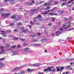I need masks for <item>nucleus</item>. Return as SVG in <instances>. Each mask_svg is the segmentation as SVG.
<instances>
[{
  "instance_id": "26",
  "label": "nucleus",
  "mask_w": 74,
  "mask_h": 74,
  "mask_svg": "<svg viewBox=\"0 0 74 74\" xmlns=\"http://www.w3.org/2000/svg\"><path fill=\"white\" fill-rule=\"evenodd\" d=\"M35 24L36 26H38V25H40V23H36Z\"/></svg>"
},
{
  "instance_id": "3",
  "label": "nucleus",
  "mask_w": 74,
  "mask_h": 74,
  "mask_svg": "<svg viewBox=\"0 0 74 74\" xmlns=\"http://www.w3.org/2000/svg\"><path fill=\"white\" fill-rule=\"evenodd\" d=\"M5 58L4 57L2 58H0V61H2V60H4L5 59ZM5 64H4L3 63L0 62V68H1V67H4V66H5Z\"/></svg>"
},
{
  "instance_id": "61",
  "label": "nucleus",
  "mask_w": 74,
  "mask_h": 74,
  "mask_svg": "<svg viewBox=\"0 0 74 74\" xmlns=\"http://www.w3.org/2000/svg\"><path fill=\"white\" fill-rule=\"evenodd\" d=\"M70 67H71L70 66H68V67H67L68 69H69V68H70Z\"/></svg>"
},
{
  "instance_id": "23",
  "label": "nucleus",
  "mask_w": 74,
  "mask_h": 74,
  "mask_svg": "<svg viewBox=\"0 0 74 74\" xmlns=\"http://www.w3.org/2000/svg\"><path fill=\"white\" fill-rule=\"evenodd\" d=\"M0 48H1V51H4V47L2 46L0 47Z\"/></svg>"
},
{
  "instance_id": "2",
  "label": "nucleus",
  "mask_w": 74,
  "mask_h": 74,
  "mask_svg": "<svg viewBox=\"0 0 74 74\" xmlns=\"http://www.w3.org/2000/svg\"><path fill=\"white\" fill-rule=\"evenodd\" d=\"M1 32H2L1 34H2L3 36V37H5L6 36H7V35H6V34H5V33H10L11 32V31L10 29H9L6 32L3 31H1Z\"/></svg>"
},
{
  "instance_id": "47",
  "label": "nucleus",
  "mask_w": 74,
  "mask_h": 74,
  "mask_svg": "<svg viewBox=\"0 0 74 74\" xmlns=\"http://www.w3.org/2000/svg\"><path fill=\"white\" fill-rule=\"evenodd\" d=\"M68 24H69V25H71V21H68Z\"/></svg>"
},
{
  "instance_id": "56",
  "label": "nucleus",
  "mask_w": 74,
  "mask_h": 74,
  "mask_svg": "<svg viewBox=\"0 0 74 74\" xmlns=\"http://www.w3.org/2000/svg\"><path fill=\"white\" fill-rule=\"evenodd\" d=\"M29 48H26V49H25L24 50L25 51H27V50H28V49H29Z\"/></svg>"
},
{
  "instance_id": "21",
  "label": "nucleus",
  "mask_w": 74,
  "mask_h": 74,
  "mask_svg": "<svg viewBox=\"0 0 74 74\" xmlns=\"http://www.w3.org/2000/svg\"><path fill=\"white\" fill-rule=\"evenodd\" d=\"M50 5L49 3H45L44 4L45 6H47V5Z\"/></svg>"
},
{
  "instance_id": "30",
  "label": "nucleus",
  "mask_w": 74,
  "mask_h": 74,
  "mask_svg": "<svg viewBox=\"0 0 74 74\" xmlns=\"http://www.w3.org/2000/svg\"><path fill=\"white\" fill-rule=\"evenodd\" d=\"M15 18H16V16L13 15L12 16V19H15Z\"/></svg>"
},
{
  "instance_id": "36",
  "label": "nucleus",
  "mask_w": 74,
  "mask_h": 74,
  "mask_svg": "<svg viewBox=\"0 0 74 74\" xmlns=\"http://www.w3.org/2000/svg\"><path fill=\"white\" fill-rule=\"evenodd\" d=\"M48 71V69H44V72Z\"/></svg>"
},
{
  "instance_id": "31",
  "label": "nucleus",
  "mask_w": 74,
  "mask_h": 74,
  "mask_svg": "<svg viewBox=\"0 0 74 74\" xmlns=\"http://www.w3.org/2000/svg\"><path fill=\"white\" fill-rule=\"evenodd\" d=\"M63 11H59V13L60 14H63Z\"/></svg>"
},
{
  "instance_id": "11",
  "label": "nucleus",
  "mask_w": 74,
  "mask_h": 74,
  "mask_svg": "<svg viewBox=\"0 0 74 74\" xmlns=\"http://www.w3.org/2000/svg\"><path fill=\"white\" fill-rule=\"evenodd\" d=\"M34 64V66H40V64L38 63H36Z\"/></svg>"
},
{
  "instance_id": "48",
  "label": "nucleus",
  "mask_w": 74,
  "mask_h": 74,
  "mask_svg": "<svg viewBox=\"0 0 74 74\" xmlns=\"http://www.w3.org/2000/svg\"><path fill=\"white\" fill-rule=\"evenodd\" d=\"M18 1L19 2H23V0H18Z\"/></svg>"
},
{
  "instance_id": "27",
  "label": "nucleus",
  "mask_w": 74,
  "mask_h": 74,
  "mask_svg": "<svg viewBox=\"0 0 74 74\" xmlns=\"http://www.w3.org/2000/svg\"><path fill=\"white\" fill-rule=\"evenodd\" d=\"M50 8V7L49 6H48L47 7V8L45 9V10H49Z\"/></svg>"
},
{
  "instance_id": "33",
  "label": "nucleus",
  "mask_w": 74,
  "mask_h": 74,
  "mask_svg": "<svg viewBox=\"0 0 74 74\" xmlns=\"http://www.w3.org/2000/svg\"><path fill=\"white\" fill-rule=\"evenodd\" d=\"M59 3V2H55L54 3V4L55 5H56V4H58Z\"/></svg>"
},
{
  "instance_id": "39",
  "label": "nucleus",
  "mask_w": 74,
  "mask_h": 74,
  "mask_svg": "<svg viewBox=\"0 0 74 74\" xmlns=\"http://www.w3.org/2000/svg\"><path fill=\"white\" fill-rule=\"evenodd\" d=\"M21 74H25V72L24 71H21Z\"/></svg>"
},
{
  "instance_id": "46",
  "label": "nucleus",
  "mask_w": 74,
  "mask_h": 74,
  "mask_svg": "<svg viewBox=\"0 0 74 74\" xmlns=\"http://www.w3.org/2000/svg\"><path fill=\"white\" fill-rule=\"evenodd\" d=\"M53 73H54L56 71L55 70V69H53L52 70Z\"/></svg>"
},
{
  "instance_id": "9",
  "label": "nucleus",
  "mask_w": 74,
  "mask_h": 74,
  "mask_svg": "<svg viewBox=\"0 0 74 74\" xmlns=\"http://www.w3.org/2000/svg\"><path fill=\"white\" fill-rule=\"evenodd\" d=\"M53 67L51 66V67H49L48 68V71H52V70H51V69L52 68H53Z\"/></svg>"
},
{
  "instance_id": "58",
  "label": "nucleus",
  "mask_w": 74,
  "mask_h": 74,
  "mask_svg": "<svg viewBox=\"0 0 74 74\" xmlns=\"http://www.w3.org/2000/svg\"><path fill=\"white\" fill-rule=\"evenodd\" d=\"M62 1L64 3V2H66L67 1V0H63Z\"/></svg>"
},
{
  "instance_id": "38",
  "label": "nucleus",
  "mask_w": 74,
  "mask_h": 74,
  "mask_svg": "<svg viewBox=\"0 0 74 74\" xmlns=\"http://www.w3.org/2000/svg\"><path fill=\"white\" fill-rule=\"evenodd\" d=\"M73 0H71V1H69L68 3V4H70L71 2H73Z\"/></svg>"
},
{
  "instance_id": "14",
  "label": "nucleus",
  "mask_w": 74,
  "mask_h": 74,
  "mask_svg": "<svg viewBox=\"0 0 74 74\" xmlns=\"http://www.w3.org/2000/svg\"><path fill=\"white\" fill-rule=\"evenodd\" d=\"M38 11L37 9L35 10V9H32L31 10V12H34V11Z\"/></svg>"
},
{
  "instance_id": "51",
  "label": "nucleus",
  "mask_w": 74,
  "mask_h": 74,
  "mask_svg": "<svg viewBox=\"0 0 74 74\" xmlns=\"http://www.w3.org/2000/svg\"><path fill=\"white\" fill-rule=\"evenodd\" d=\"M60 71V69H59V68H58L57 69V71Z\"/></svg>"
},
{
  "instance_id": "41",
  "label": "nucleus",
  "mask_w": 74,
  "mask_h": 74,
  "mask_svg": "<svg viewBox=\"0 0 74 74\" xmlns=\"http://www.w3.org/2000/svg\"><path fill=\"white\" fill-rule=\"evenodd\" d=\"M5 52H0V55H1L2 54H4V53H5Z\"/></svg>"
},
{
  "instance_id": "54",
  "label": "nucleus",
  "mask_w": 74,
  "mask_h": 74,
  "mask_svg": "<svg viewBox=\"0 0 74 74\" xmlns=\"http://www.w3.org/2000/svg\"><path fill=\"white\" fill-rule=\"evenodd\" d=\"M30 66H34V64H30Z\"/></svg>"
},
{
  "instance_id": "5",
  "label": "nucleus",
  "mask_w": 74,
  "mask_h": 74,
  "mask_svg": "<svg viewBox=\"0 0 74 74\" xmlns=\"http://www.w3.org/2000/svg\"><path fill=\"white\" fill-rule=\"evenodd\" d=\"M8 1H10V3L11 5H12L13 4H14L15 3V1H14V0H8Z\"/></svg>"
},
{
  "instance_id": "55",
  "label": "nucleus",
  "mask_w": 74,
  "mask_h": 74,
  "mask_svg": "<svg viewBox=\"0 0 74 74\" xmlns=\"http://www.w3.org/2000/svg\"><path fill=\"white\" fill-rule=\"evenodd\" d=\"M71 38H70V37H69L67 38V40H70V39H71Z\"/></svg>"
},
{
  "instance_id": "50",
  "label": "nucleus",
  "mask_w": 74,
  "mask_h": 74,
  "mask_svg": "<svg viewBox=\"0 0 74 74\" xmlns=\"http://www.w3.org/2000/svg\"><path fill=\"white\" fill-rule=\"evenodd\" d=\"M60 32H61V31H59L58 30V31H57L56 32V33H60Z\"/></svg>"
},
{
  "instance_id": "28",
  "label": "nucleus",
  "mask_w": 74,
  "mask_h": 74,
  "mask_svg": "<svg viewBox=\"0 0 74 74\" xmlns=\"http://www.w3.org/2000/svg\"><path fill=\"white\" fill-rule=\"evenodd\" d=\"M34 45H35V46H40L41 45V44H35Z\"/></svg>"
},
{
  "instance_id": "24",
  "label": "nucleus",
  "mask_w": 74,
  "mask_h": 74,
  "mask_svg": "<svg viewBox=\"0 0 74 74\" xmlns=\"http://www.w3.org/2000/svg\"><path fill=\"white\" fill-rule=\"evenodd\" d=\"M63 19L64 21H65V22H67V18H63Z\"/></svg>"
},
{
  "instance_id": "44",
  "label": "nucleus",
  "mask_w": 74,
  "mask_h": 74,
  "mask_svg": "<svg viewBox=\"0 0 74 74\" xmlns=\"http://www.w3.org/2000/svg\"><path fill=\"white\" fill-rule=\"evenodd\" d=\"M14 25V24L13 23H12L10 24V26H12Z\"/></svg>"
},
{
  "instance_id": "63",
  "label": "nucleus",
  "mask_w": 74,
  "mask_h": 74,
  "mask_svg": "<svg viewBox=\"0 0 74 74\" xmlns=\"http://www.w3.org/2000/svg\"><path fill=\"white\" fill-rule=\"evenodd\" d=\"M43 28H44V26H42V27H40V29H43Z\"/></svg>"
},
{
  "instance_id": "6",
  "label": "nucleus",
  "mask_w": 74,
  "mask_h": 74,
  "mask_svg": "<svg viewBox=\"0 0 74 74\" xmlns=\"http://www.w3.org/2000/svg\"><path fill=\"white\" fill-rule=\"evenodd\" d=\"M21 18H22V16H18L17 18H15V20H16V21H20L21 19Z\"/></svg>"
},
{
  "instance_id": "42",
  "label": "nucleus",
  "mask_w": 74,
  "mask_h": 74,
  "mask_svg": "<svg viewBox=\"0 0 74 74\" xmlns=\"http://www.w3.org/2000/svg\"><path fill=\"white\" fill-rule=\"evenodd\" d=\"M61 5L62 6H63V5H66V3H62L61 4Z\"/></svg>"
},
{
  "instance_id": "1",
  "label": "nucleus",
  "mask_w": 74,
  "mask_h": 74,
  "mask_svg": "<svg viewBox=\"0 0 74 74\" xmlns=\"http://www.w3.org/2000/svg\"><path fill=\"white\" fill-rule=\"evenodd\" d=\"M55 10H57V8H56V7L53 8L51 10L46 11L45 12H42L41 13V14H42V15H47V14H48L49 12H50V11H54Z\"/></svg>"
},
{
  "instance_id": "15",
  "label": "nucleus",
  "mask_w": 74,
  "mask_h": 74,
  "mask_svg": "<svg viewBox=\"0 0 74 74\" xmlns=\"http://www.w3.org/2000/svg\"><path fill=\"white\" fill-rule=\"evenodd\" d=\"M17 69H19V68L18 67L14 69H13L12 70V71H16V70H17Z\"/></svg>"
},
{
  "instance_id": "4",
  "label": "nucleus",
  "mask_w": 74,
  "mask_h": 74,
  "mask_svg": "<svg viewBox=\"0 0 74 74\" xmlns=\"http://www.w3.org/2000/svg\"><path fill=\"white\" fill-rule=\"evenodd\" d=\"M10 15V14L8 13H5V14H1V16L3 18H6L9 16V15Z\"/></svg>"
},
{
  "instance_id": "32",
  "label": "nucleus",
  "mask_w": 74,
  "mask_h": 74,
  "mask_svg": "<svg viewBox=\"0 0 74 74\" xmlns=\"http://www.w3.org/2000/svg\"><path fill=\"white\" fill-rule=\"evenodd\" d=\"M31 37H32V38H34V37H36V35H31Z\"/></svg>"
},
{
  "instance_id": "17",
  "label": "nucleus",
  "mask_w": 74,
  "mask_h": 74,
  "mask_svg": "<svg viewBox=\"0 0 74 74\" xmlns=\"http://www.w3.org/2000/svg\"><path fill=\"white\" fill-rule=\"evenodd\" d=\"M64 69V67H63L62 66L61 67H60V71L61 72H62V70H63V69Z\"/></svg>"
},
{
  "instance_id": "43",
  "label": "nucleus",
  "mask_w": 74,
  "mask_h": 74,
  "mask_svg": "<svg viewBox=\"0 0 74 74\" xmlns=\"http://www.w3.org/2000/svg\"><path fill=\"white\" fill-rule=\"evenodd\" d=\"M13 31L14 32H16L18 31V30L17 29H15Z\"/></svg>"
},
{
  "instance_id": "52",
  "label": "nucleus",
  "mask_w": 74,
  "mask_h": 74,
  "mask_svg": "<svg viewBox=\"0 0 74 74\" xmlns=\"http://www.w3.org/2000/svg\"><path fill=\"white\" fill-rule=\"evenodd\" d=\"M21 47V45H19L17 46V48H20Z\"/></svg>"
},
{
  "instance_id": "37",
  "label": "nucleus",
  "mask_w": 74,
  "mask_h": 74,
  "mask_svg": "<svg viewBox=\"0 0 74 74\" xmlns=\"http://www.w3.org/2000/svg\"><path fill=\"white\" fill-rule=\"evenodd\" d=\"M44 20V19L43 18H41L40 20V21H43Z\"/></svg>"
},
{
  "instance_id": "40",
  "label": "nucleus",
  "mask_w": 74,
  "mask_h": 74,
  "mask_svg": "<svg viewBox=\"0 0 74 74\" xmlns=\"http://www.w3.org/2000/svg\"><path fill=\"white\" fill-rule=\"evenodd\" d=\"M18 39V38H16V37H14L13 38V39L14 40H16Z\"/></svg>"
},
{
  "instance_id": "34",
  "label": "nucleus",
  "mask_w": 74,
  "mask_h": 74,
  "mask_svg": "<svg viewBox=\"0 0 74 74\" xmlns=\"http://www.w3.org/2000/svg\"><path fill=\"white\" fill-rule=\"evenodd\" d=\"M13 35H12L9 36L8 37H9V38H12V37H13Z\"/></svg>"
},
{
  "instance_id": "57",
  "label": "nucleus",
  "mask_w": 74,
  "mask_h": 74,
  "mask_svg": "<svg viewBox=\"0 0 74 74\" xmlns=\"http://www.w3.org/2000/svg\"><path fill=\"white\" fill-rule=\"evenodd\" d=\"M49 26H52V24L51 23H49L48 24Z\"/></svg>"
},
{
  "instance_id": "64",
  "label": "nucleus",
  "mask_w": 74,
  "mask_h": 74,
  "mask_svg": "<svg viewBox=\"0 0 74 74\" xmlns=\"http://www.w3.org/2000/svg\"><path fill=\"white\" fill-rule=\"evenodd\" d=\"M42 3H43V2L42 1H41L39 3H40V4H42Z\"/></svg>"
},
{
  "instance_id": "8",
  "label": "nucleus",
  "mask_w": 74,
  "mask_h": 74,
  "mask_svg": "<svg viewBox=\"0 0 74 74\" xmlns=\"http://www.w3.org/2000/svg\"><path fill=\"white\" fill-rule=\"evenodd\" d=\"M13 53H14V54L13 55H18V53H17L16 51H14L12 52Z\"/></svg>"
},
{
  "instance_id": "7",
  "label": "nucleus",
  "mask_w": 74,
  "mask_h": 74,
  "mask_svg": "<svg viewBox=\"0 0 74 74\" xmlns=\"http://www.w3.org/2000/svg\"><path fill=\"white\" fill-rule=\"evenodd\" d=\"M0 11H1V15L4 14V8H2L1 9Z\"/></svg>"
},
{
  "instance_id": "16",
  "label": "nucleus",
  "mask_w": 74,
  "mask_h": 74,
  "mask_svg": "<svg viewBox=\"0 0 74 74\" xmlns=\"http://www.w3.org/2000/svg\"><path fill=\"white\" fill-rule=\"evenodd\" d=\"M53 2V0H51L49 1V4H50V5H52V3Z\"/></svg>"
},
{
  "instance_id": "22",
  "label": "nucleus",
  "mask_w": 74,
  "mask_h": 74,
  "mask_svg": "<svg viewBox=\"0 0 74 74\" xmlns=\"http://www.w3.org/2000/svg\"><path fill=\"white\" fill-rule=\"evenodd\" d=\"M74 59L73 58H67L66 59V60H73Z\"/></svg>"
},
{
  "instance_id": "13",
  "label": "nucleus",
  "mask_w": 74,
  "mask_h": 74,
  "mask_svg": "<svg viewBox=\"0 0 74 74\" xmlns=\"http://www.w3.org/2000/svg\"><path fill=\"white\" fill-rule=\"evenodd\" d=\"M45 41H46V39H42L41 40V42L43 43V42H45Z\"/></svg>"
},
{
  "instance_id": "12",
  "label": "nucleus",
  "mask_w": 74,
  "mask_h": 74,
  "mask_svg": "<svg viewBox=\"0 0 74 74\" xmlns=\"http://www.w3.org/2000/svg\"><path fill=\"white\" fill-rule=\"evenodd\" d=\"M28 30V29H25V30H24L23 32V33L24 34H26V32H27V31Z\"/></svg>"
},
{
  "instance_id": "25",
  "label": "nucleus",
  "mask_w": 74,
  "mask_h": 74,
  "mask_svg": "<svg viewBox=\"0 0 74 74\" xmlns=\"http://www.w3.org/2000/svg\"><path fill=\"white\" fill-rule=\"evenodd\" d=\"M17 25H22V23L21 22H18L17 23Z\"/></svg>"
},
{
  "instance_id": "10",
  "label": "nucleus",
  "mask_w": 74,
  "mask_h": 74,
  "mask_svg": "<svg viewBox=\"0 0 74 74\" xmlns=\"http://www.w3.org/2000/svg\"><path fill=\"white\" fill-rule=\"evenodd\" d=\"M41 17H42V16H41V15H38L37 17H36L35 18H36L38 19V18H41Z\"/></svg>"
},
{
  "instance_id": "35",
  "label": "nucleus",
  "mask_w": 74,
  "mask_h": 74,
  "mask_svg": "<svg viewBox=\"0 0 74 74\" xmlns=\"http://www.w3.org/2000/svg\"><path fill=\"white\" fill-rule=\"evenodd\" d=\"M55 18H52V22H54L55 21Z\"/></svg>"
},
{
  "instance_id": "59",
  "label": "nucleus",
  "mask_w": 74,
  "mask_h": 74,
  "mask_svg": "<svg viewBox=\"0 0 74 74\" xmlns=\"http://www.w3.org/2000/svg\"><path fill=\"white\" fill-rule=\"evenodd\" d=\"M28 27H29L30 29H31V27H32V26H31L30 25H28Z\"/></svg>"
},
{
  "instance_id": "49",
  "label": "nucleus",
  "mask_w": 74,
  "mask_h": 74,
  "mask_svg": "<svg viewBox=\"0 0 74 74\" xmlns=\"http://www.w3.org/2000/svg\"><path fill=\"white\" fill-rule=\"evenodd\" d=\"M26 5H29V2H27L26 3Z\"/></svg>"
},
{
  "instance_id": "53",
  "label": "nucleus",
  "mask_w": 74,
  "mask_h": 74,
  "mask_svg": "<svg viewBox=\"0 0 74 74\" xmlns=\"http://www.w3.org/2000/svg\"><path fill=\"white\" fill-rule=\"evenodd\" d=\"M30 24H34V22H32V21H31L30 22Z\"/></svg>"
},
{
  "instance_id": "18",
  "label": "nucleus",
  "mask_w": 74,
  "mask_h": 74,
  "mask_svg": "<svg viewBox=\"0 0 74 74\" xmlns=\"http://www.w3.org/2000/svg\"><path fill=\"white\" fill-rule=\"evenodd\" d=\"M49 15H56V13H54L53 14H52V13L51 12H50L49 14Z\"/></svg>"
},
{
  "instance_id": "45",
  "label": "nucleus",
  "mask_w": 74,
  "mask_h": 74,
  "mask_svg": "<svg viewBox=\"0 0 74 74\" xmlns=\"http://www.w3.org/2000/svg\"><path fill=\"white\" fill-rule=\"evenodd\" d=\"M33 22H36V21H37V20H36V18H34L33 20Z\"/></svg>"
},
{
  "instance_id": "19",
  "label": "nucleus",
  "mask_w": 74,
  "mask_h": 74,
  "mask_svg": "<svg viewBox=\"0 0 74 74\" xmlns=\"http://www.w3.org/2000/svg\"><path fill=\"white\" fill-rule=\"evenodd\" d=\"M33 70V69H28L27 70V71H29V72H31V71H32Z\"/></svg>"
},
{
  "instance_id": "29",
  "label": "nucleus",
  "mask_w": 74,
  "mask_h": 74,
  "mask_svg": "<svg viewBox=\"0 0 74 74\" xmlns=\"http://www.w3.org/2000/svg\"><path fill=\"white\" fill-rule=\"evenodd\" d=\"M20 40L21 41H24L25 39H23V38H20Z\"/></svg>"
},
{
  "instance_id": "62",
  "label": "nucleus",
  "mask_w": 74,
  "mask_h": 74,
  "mask_svg": "<svg viewBox=\"0 0 74 74\" xmlns=\"http://www.w3.org/2000/svg\"><path fill=\"white\" fill-rule=\"evenodd\" d=\"M32 3H29V5H32Z\"/></svg>"
},
{
  "instance_id": "20",
  "label": "nucleus",
  "mask_w": 74,
  "mask_h": 74,
  "mask_svg": "<svg viewBox=\"0 0 74 74\" xmlns=\"http://www.w3.org/2000/svg\"><path fill=\"white\" fill-rule=\"evenodd\" d=\"M25 66H26V65H22V66H21L18 67L19 69H21V68H23V67H25Z\"/></svg>"
},
{
  "instance_id": "60",
  "label": "nucleus",
  "mask_w": 74,
  "mask_h": 74,
  "mask_svg": "<svg viewBox=\"0 0 74 74\" xmlns=\"http://www.w3.org/2000/svg\"><path fill=\"white\" fill-rule=\"evenodd\" d=\"M38 36H41V34H40V33H38Z\"/></svg>"
}]
</instances>
